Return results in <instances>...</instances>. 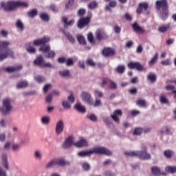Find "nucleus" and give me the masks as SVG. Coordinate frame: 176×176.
Returning <instances> with one entry per match:
<instances>
[{
  "instance_id": "22",
  "label": "nucleus",
  "mask_w": 176,
  "mask_h": 176,
  "mask_svg": "<svg viewBox=\"0 0 176 176\" xmlns=\"http://www.w3.org/2000/svg\"><path fill=\"white\" fill-rule=\"evenodd\" d=\"M133 28L134 31L136 32L138 34H144V32H145V30H144V28L140 27V25L137 23H134L133 25Z\"/></svg>"
},
{
  "instance_id": "23",
  "label": "nucleus",
  "mask_w": 176,
  "mask_h": 176,
  "mask_svg": "<svg viewBox=\"0 0 176 176\" xmlns=\"http://www.w3.org/2000/svg\"><path fill=\"white\" fill-rule=\"evenodd\" d=\"M57 166H60V167H64V166H68L69 162H66L65 160L63 158H56Z\"/></svg>"
},
{
  "instance_id": "56",
  "label": "nucleus",
  "mask_w": 176,
  "mask_h": 176,
  "mask_svg": "<svg viewBox=\"0 0 176 176\" xmlns=\"http://www.w3.org/2000/svg\"><path fill=\"white\" fill-rule=\"evenodd\" d=\"M27 52L31 54H34L36 52V50L32 46H29L27 47Z\"/></svg>"
},
{
  "instance_id": "37",
  "label": "nucleus",
  "mask_w": 176,
  "mask_h": 176,
  "mask_svg": "<svg viewBox=\"0 0 176 176\" xmlns=\"http://www.w3.org/2000/svg\"><path fill=\"white\" fill-rule=\"evenodd\" d=\"M170 30V25H166L165 26H160L158 28V31L160 32H162V34H164V32H167Z\"/></svg>"
},
{
  "instance_id": "40",
  "label": "nucleus",
  "mask_w": 176,
  "mask_h": 176,
  "mask_svg": "<svg viewBox=\"0 0 176 176\" xmlns=\"http://www.w3.org/2000/svg\"><path fill=\"white\" fill-rule=\"evenodd\" d=\"M164 155L167 159H171L173 157V155H174V151L171 150H166L164 152Z\"/></svg>"
},
{
  "instance_id": "62",
  "label": "nucleus",
  "mask_w": 176,
  "mask_h": 176,
  "mask_svg": "<svg viewBox=\"0 0 176 176\" xmlns=\"http://www.w3.org/2000/svg\"><path fill=\"white\" fill-rule=\"evenodd\" d=\"M0 176H8V173H6V169L0 166Z\"/></svg>"
},
{
  "instance_id": "48",
  "label": "nucleus",
  "mask_w": 176,
  "mask_h": 176,
  "mask_svg": "<svg viewBox=\"0 0 176 176\" xmlns=\"http://www.w3.org/2000/svg\"><path fill=\"white\" fill-rule=\"evenodd\" d=\"M110 80L108 78H103L102 82L100 83L101 87H105V86H109Z\"/></svg>"
},
{
  "instance_id": "5",
  "label": "nucleus",
  "mask_w": 176,
  "mask_h": 176,
  "mask_svg": "<svg viewBox=\"0 0 176 176\" xmlns=\"http://www.w3.org/2000/svg\"><path fill=\"white\" fill-rule=\"evenodd\" d=\"M39 51L42 52L46 58H53L56 56V52L54 50H50V45H42L39 48Z\"/></svg>"
},
{
  "instance_id": "8",
  "label": "nucleus",
  "mask_w": 176,
  "mask_h": 176,
  "mask_svg": "<svg viewBox=\"0 0 176 176\" xmlns=\"http://www.w3.org/2000/svg\"><path fill=\"white\" fill-rule=\"evenodd\" d=\"M64 133V120H59L56 122L55 125V133L57 135H61Z\"/></svg>"
},
{
  "instance_id": "26",
  "label": "nucleus",
  "mask_w": 176,
  "mask_h": 176,
  "mask_svg": "<svg viewBox=\"0 0 176 176\" xmlns=\"http://www.w3.org/2000/svg\"><path fill=\"white\" fill-rule=\"evenodd\" d=\"M58 74L63 78H69L71 76V72L68 69L60 70Z\"/></svg>"
},
{
  "instance_id": "32",
  "label": "nucleus",
  "mask_w": 176,
  "mask_h": 176,
  "mask_svg": "<svg viewBox=\"0 0 176 176\" xmlns=\"http://www.w3.org/2000/svg\"><path fill=\"white\" fill-rule=\"evenodd\" d=\"M77 41L80 45H86V38L83 35H77Z\"/></svg>"
},
{
  "instance_id": "33",
  "label": "nucleus",
  "mask_w": 176,
  "mask_h": 176,
  "mask_svg": "<svg viewBox=\"0 0 176 176\" xmlns=\"http://www.w3.org/2000/svg\"><path fill=\"white\" fill-rule=\"evenodd\" d=\"M160 16L162 20H167V17H168V10H163L162 12L160 14Z\"/></svg>"
},
{
  "instance_id": "29",
  "label": "nucleus",
  "mask_w": 176,
  "mask_h": 176,
  "mask_svg": "<svg viewBox=\"0 0 176 176\" xmlns=\"http://www.w3.org/2000/svg\"><path fill=\"white\" fill-rule=\"evenodd\" d=\"M159 58V54L155 53L151 60L148 62L149 65H155L157 63Z\"/></svg>"
},
{
  "instance_id": "4",
  "label": "nucleus",
  "mask_w": 176,
  "mask_h": 176,
  "mask_svg": "<svg viewBox=\"0 0 176 176\" xmlns=\"http://www.w3.org/2000/svg\"><path fill=\"white\" fill-rule=\"evenodd\" d=\"M2 106L0 105V112L2 115H10L13 111V104L10 98H6L1 102Z\"/></svg>"
},
{
  "instance_id": "49",
  "label": "nucleus",
  "mask_w": 176,
  "mask_h": 176,
  "mask_svg": "<svg viewBox=\"0 0 176 176\" xmlns=\"http://www.w3.org/2000/svg\"><path fill=\"white\" fill-rule=\"evenodd\" d=\"M34 80H36L38 83H43L45 82V77L41 76H37L34 77Z\"/></svg>"
},
{
  "instance_id": "2",
  "label": "nucleus",
  "mask_w": 176,
  "mask_h": 176,
  "mask_svg": "<svg viewBox=\"0 0 176 176\" xmlns=\"http://www.w3.org/2000/svg\"><path fill=\"white\" fill-rule=\"evenodd\" d=\"M10 45V41H0V61H3L6 60L8 57H14V54L13 51L9 47Z\"/></svg>"
},
{
  "instance_id": "55",
  "label": "nucleus",
  "mask_w": 176,
  "mask_h": 176,
  "mask_svg": "<svg viewBox=\"0 0 176 176\" xmlns=\"http://www.w3.org/2000/svg\"><path fill=\"white\" fill-rule=\"evenodd\" d=\"M137 104L138 105H139V107H145L146 104V101L144 99H140L137 101Z\"/></svg>"
},
{
  "instance_id": "17",
  "label": "nucleus",
  "mask_w": 176,
  "mask_h": 176,
  "mask_svg": "<svg viewBox=\"0 0 176 176\" xmlns=\"http://www.w3.org/2000/svg\"><path fill=\"white\" fill-rule=\"evenodd\" d=\"M2 164L6 170H9V162H8V154L3 153L1 154Z\"/></svg>"
},
{
  "instance_id": "34",
  "label": "nucleus",
  "mask_w": 176,
  "mask_h": 176,
  "mask_svg": "<svg viewBox=\"0 0 176 176\" xmlns=\"http://www.w3.org/2000/svg\"><path fill=\"white\" fill-rule=\"evenodd\" d=\"M108 87L111 90H116V89H118V84H116V82H115L114 81L110 80V81H109Z\"/></svg>"
},
{
  "instance_id": "30",
  "label": "nucleus",
  "mask_w": 176,
  "mask_h": 176,
  "mask_svg": "<svg viewBox=\"0 0 176 176\" xmlns=\"http://www.w3.org/2000/svg\"><path fill=\"white\" fill-rule=\"evenodd\" d=\"M34 156L36 160H42V151L38 149L35 150L34 152Z\"/></svg>"
},
{
  "instance_id": "24",
  "label": "nucleus",
  "mask_w": 176,
  "mask_h": 176,
  "mask_svg": "<svg viewBox=\"0 0 176 176\" xmlns=\"http://www.w3.org/2000/svg\"><path fill=\"white\" fill-rule=\"evenodd\" d=\"M25 87H28V81L27 80L20 81L16 84V89H25Z\"/></svg>"
},
{
  "instance_id": "38",
  "label": "nucleus",
  "mask_w": 176,
  "mask_h": 176,
  "mask_svg": "<svg viewBox=\"0 0 176 176\" xmlns=\"http://www.w3.org/2000/svg\"><path fill=\"white\" fill-rule=\"evenodd\" d=\"M66 38L70 42V43H75V38L69 32H65Z\"/></svg>"
},
{
  "instance_id": "3",
  "label": "nucleus",
  "mask_w": 176,
  "mask_h": 176,
  "mask_svg": "<svg viewBox=\"0 0 176 176\" xmlns=\"http://www.w3.org/2000/svg\"><path fill=\"white\" fill-rule=\"evenodd\" d=\"M1 6L4 9V10H14L18 6H21V8H28L30 4L26 1H10L8 2H1Z\"/></svg>"
},
{
  "instance_id": "51",
  "label": "nucleus",
  "mask_w": 176,
  "mask_h": 176,
  "mask_svg": "<svg viewBox=\"0 0 176 176\" xmlns=\"http://www.w3.org/2000/svg\"><path fill=\"white\" fill-rule=\"evenodd\" d=\"M101 104H102L101 100L98 98H96L95 102H94V100L93 99V104H91V105H93V107L96 108L97 107H100Z\"/></svg>"
},
{
  "instance_id": "9",
  "label": "nucleus",
  "mask_w": 176,
  "mask_h": 176,
  "mask_svg": "<svg viewBox=\"0 0 176 176\" xmlns=\"http://www.w3.org/2000/svg\"><path fill=\"white\" fill-rule=\"evenodd\" d=\"M74 146L76 148H86V146H89V142L86 138H81L78 141L74 142Z\"/></svg>"
},
{
  "instance_id": "25",
  "label": "nucleus",
  "mask_w": 176,
  "mask_h": 176,
  "mask_svg": "<svg viewBox=\"0 0 176 176\" xmlns=\"http://www.w3.org/2000/svg\"><path fill=\"white\" fill-rule=\"evenodd\" d=\"M160 104H170V101L168 100V98H167V96L166 95L162 94L160 96Z\"/></svg>"
},
{
  "instance_id": "6",
  "label": "nucleus",
  "mask_w": 176,
  "mask_h": 176,
  "mask_svg": "<svg viewBox=\"0 0 176 176\" xmlns=\"http://www.w3.org/2000/svg\"><path fill=\"white\" fill-rule=\"evenodd\" d=\"M141 151H138V157L142 160H149L151 159V154L146 151V146L142 145Z\"/></svg>"
},
{
  "instance_id": "36",
  "label": "nucleus",
  "mask_w": 176,
  "mask_h": 176,
  "mask_svg": "<svg viewBox=\"0 0 176 176\" xmlns=\"http://www.w3.org/2000/svg\"><path fill=\"white\" fill-rule=\"evenodd\" d=\"M124 155H126V156H129L131 157H133L134 156H136L138 157V151H125Z\"/></svg>"
},
{
  "instance_id": "14",
  "label": "nucleus",
  "mask_w": 176,
  "mask_h": 176,
  "mask_svg": "<svg viewBox=\"0 0 176 176\" xmlns=\"http://www.w3.org/2000/svg\"><path fill=\"white\" fill-rule=\"evenodd\" d=\"M123 115V113L122 112V110L118 109L114 111L113 115H111V118L116 123H120V120H119L118 116H122Z\"/></svg>"
},
{
  "instance_id": "12",
  "label": "nucleus",
  "mask_w": 176,
  "mask_h": 176,
  "mask_svg": "<svg viewBox=\"0 0 176 176\" xmlns=\"http://www.w3.org/2000/svg\"><path fill=\"white\" fill-rule=\"evenodd\" d=\"M49 42H50V37L44 36L41 38L35 40L33 43L35 46H39V45H46V43Z\"/></svg>"
},
{
  "instance_id": "21",
  "label": "nucleus",
  "mask_w": 176,
  "mask_h": 176,
  "mask_svg": "<svg viewBox=\"0 0 176 176\" xmlns=\"http://www.w3.org/2000/svg\"><path fill=\"white\" fill-rule=\"evenodd\" d=\"M74 108L76 111H78V112H81V113L86 112V107L79 102L75 104Z\"/></svg>"
},
{
  "instance_id": "63",
  "label": "nucleus",
  "mask_w": 176,
  "mask_h": 176,
  "mask_svg": "<svg viewBox=\"0 0 176 176\" xmlns=\"http://www.w3.org/2000/svg\"><path fill=\"white\" fill-rule=\"evenodd\" d=\"M3 148L5 151H9V149H10V142H6L4 143Z\"/></svg>"
},
{
  "instance_id": "31",
  "label": "nucleus",
  "mask_w": 176,
  "mask_h": 176,
  "mask_svg": "<svg viewBox=\"0 0 176 176\" xmlns=\"http://www.w3.org/2000/svg\"><path fill=\"white\" fill-rule=\"evenodd\" d=\"M54 166H57V158L54 159L48 162L45 167L46 168H52V167H54Z\"/></svg>"
},
{
  "instance_id": "58",
  "label": "nucleus",
  "mask_w": 176,
  "mask_h": 176,
  "mask_svg": "<svg viewBox=\"0 0 176 176\" xmlns=\"http://www.w3.org/2000/svg\"><path fill=\"white\" fill-rule=\"evenodd\" d=\"M142 131H144V129H142V128H136V129H135L133 134L135 135H140V134H141V133H142Z\"/></svg>"
},
{
  "instance_id": "59",
  "label": "nucleus",
  "mask_w": 176,
  "mask_h": 176,
  "mask_svg": "<svg viewBox=\"0 0 176 176\" xmlns=\"http://www.w3.org/2000/svg\"><path fill=\"white\" fill-rule=\"evenodd\" d=\"M87 39L89 42L93 43L94 42V36H93V33H89L87 35Z\"/></svg>"
},
{
  "instance_id": "43",
  "label": "nucleus",
  "mask_w": 176,
  "mask_h": 176,
  "mask_svg": "<svg viewBox=\"0 0 176 176\" xmlns=\"http://www.w3.org/2000/svg\"><path fill=\"white\" fill-rule=\"evenodd\" d=\"M41 123H43V124H49V123H50V117L49 116L42 117Z\"/></svg>"
},
{
  "instance_id": "60",
  "label": "nucleus",
  "mask_w": 176,
  "mask_h": 176,
  "mask_svg": "<svg viewBox=\"0 0 176 176\" xmlns=\"http://www.w3.org/2000/svg\"><path fill=\"white\" fill-rule=\"evenodd\" d=\"M50 89H52V85L51 84H47L43 87V92L44 93H47V91H49V90H50Z\"/></svg>"
},
{
  "instance_id": "35",
  "label": "nucleus",
  "mask_w": 176,
  "mask_h": 176,
  "mask_svg": "<svg viewBox=\"0 0 176 176\" xmlns=\"http://www.w3.org/2000/svg\"><path fill=\"white\" fill-rule=\"evenodd\" d=\"M63 23L65 24L64 25L65 28H67V26H68V25H72V24H74L75 23V21L74 19H72L68 22L67 17H63Z\"/></svg>"
},
{
  "instance_id": "50",
  "label": "nucleus",
  "mask_w": 176,
  "mask_h": 176,
  "mask_svg": "<svg viewBox=\"0 0 176 176\" xmlns=\"http://www.w3.org/2000/svg\"><path fill=\"white\" fill-rule=\"evenodd\" d=\"M62 105L65 109H71V104L67 100H64Z\"/></svg>"
},
{
  "instance_id": "53",
  "label": "nucleus",
  "mask_w": 176,
  "mask_h": 176,
  "mask_svg": "<svg viewBox=\"0 0 176 176\" xmlns=\"http://www.w3.org/2000/svg\"><path fill=\"white\" fill-rule=\"evenodd\" d=\"M135 69L138 71H144V65H142L140 62H136Z\"/></svg>"
},
{
  "instance_id": "61",
  "label": "nucleus",
  "mask_w": 176,
  "mask_h": 176,
  "mask_svg": "<svg viewBox=\"0 0 176 176\" xmlns=\"http://www.w3.org/2000/svg\"><path fill=\"white\" fill-rule=\"evenodd\" d=\"M87 118L88 119H89V120H91L92 122H97V116H96V115L94 114H91L88 116Z\"/></svg>"
},
{
  "instance_id": "7",
  "label": "nucleus",
  "mask_w": 176,
  "mask_h": 176,
  "mask_svg": "<svg viewBox=\"0 0 176 176\" xmlns=\"http://www.w3.org/2000/svg\"><path fill=\"white\" fill-rule=\"evenodd\" d=\"M80 98L82 102L87 104V105H93V96L87 91H82L80 94Z\"/></svg>"
},
{
  "instance_id": "10",
  "label": "nucleus",
  "mask_w": 176,
  "mask_h": 176,
  "mask_svg": "<svg viewBox=\"0 0 176 176\" xmlns=\"http://www.w3.org/2000/svg\"><path fill=\"white\" fill-rule=\"evenodd\" d=\"M72 145H75V142L74 141V138L69 137L67 138L65 142H63L62 147L64 149H68V148H71Z\"/></svg>"
},
{
  "instance_id": "11",
  "label": "nucleus",
  "mask_w": 176,
  "mask_h": 176,
  "mask_svg": "<svg viewBox=\"0 0 176 176\" xmlns=\"http://www.w3.org/2000/svg\"><path fill=\"white\" fill-rule=\"evenodd\" d=\"M148 3H141L139 4V7L138 8L136 12L140 14V13H142L144 10V13L145 14H148L149 12H148Z\"/></svg>"
},
{
  "instance_id": "54",
  "label": "nucleus",
  "mask_w": 176,
  "mask_h": 176,
  "mask_svg": "<svg viewBox=\"0 0 176 176\" xmlns=\"http://www.w3.org/2000/svg\"><path fill=\"white\" fill-rule=\"evenodd\" d=\"M98 6V3H97V2L96 1H92L88 5V8L91 10L96 9V8H97Z\"/></svg>"
},
{
  "instance_id": "19",
  "label": "nucleus",
  "mask_w": 176,
  "mask_h": 176,
  "mask_svg": "<svg viewBox=\"0 0 176 176\" xmlns=\"http://www.w3.org/2000/svg\"><path fill=\"white\" fill-rule=\"evenodd\" d=\"M35 65H38V67H43V63H45V59L43 56H38L34 60Z\"/></svg>"
},
{
  "instance_id": "16",
  "label": "nucleus",
  "mask_w": 176,
  "mask_h": 176,
  "mask_svg": "<svg viewBox=\"0 0 176 176\" xmlns=\"http://www.w3.org/2000/svg\"><path fill=\"white\" fill-rule=\"evenodd\" d=\"M90 23V18L86 17V18H81L78 23V28H83L85 25H87Z\"/></svg>"
},
{
  "instance_id": "39",
  "label": "nucleus",
  "mask_w": 176,
  "mask_h": 176,
  "mask_svg": "<svg viewBox=\"0 0 176 176\" xmlns=\"http://www.w3.org/2000/svg\"><path fill=\"white\" fill-rule=\"evenodd\" d=\"M40 18L41 20H43V21H49V20H50V16H49V14L46 12L40 14Z\"/></svg>"
},
{
  "instance_id": "27",
  "label": "nucleus",
  "mask_w": 176,
  "mask_h": 176,
  "mask_svg": "<svg viewBox=\"0 0 176 176\" xmlns=\"http://www.w3.org/2000/svg\"><path fill=\"white\" fill-rule=\"evenodd\" d=\"M165 171L170 174H176V166H167L165 167Z\"/></svg>"
},
{
  "instance_id": "46",
  "label": "nucleus",
  "mask_w": 176,
  "mask_h": 176,
  "mask_svg": "<svg viewBox=\"0 0 176 176\" xmlns=\"http://www.w3.org/2000/svg\"><path fill=\"white\" fill-rule=\"evenodd\" d=\"M147 79L154 83V82H156V74L152 73L148 74Z\"/></svg>"
},
{
  "instance_id": "47",
  "label": "nucleus",
  "mask_w": 176,
  "mask_h": 176,
  "mask_svg": "<svg viewBox=\"0 0 176 176\" xmlns=\"http://www.w3.org/2000/svg\"><path fill=\"white\" fill-rule=\"evenodd\" d=\"M162 65L168 66L171 65L173 64V62H171V58H168L166 60H164L161 62Z\"/></svg>"
},
{
  "instance_id": "44",
  "label": "nucleus",
  "mask_w": 176,
  "mask_h": 176,
  "mask_svg": "<svg viewBox=\"0 0 176 176\" xmlns=\"http://www.w3.org/2000/svg\"><path fill=\"white\" fill-rule=\"evenodd\" d=\"M16 26L17 28H19L21 31H23L24 30V24L23 23V21L19 19L16 21Z\"/></svg>"
},
{
  "instance_id": "1",
  "label": "nucleus",
  "mask_w": 176,
  "mask_h": 176,
  "mask_svg": "<svg viewBox=\"0 0 176 176\" xmlns=\"http://www.w3.org/2000/svg\"><path fill=\"white\" fill-rule=\"evenodd\" d=\"M105 155L106 156H112V151L104 146H96L88 151H81L77 153L78 157H89L91 155Z\"/></svg>"
},
{
  "instance_id": "20",
  "label": "nucleus",
  "mask_w": 176,
  "mask_h": 176,
  "mask_svg": "<svg viewBox=\"0 0 176 176\" xmlns=\"http://www.w3.org/2000/svg\"><path fill=\"white\" fill-rule=\"evenodd\" d=\"M22 69L23 66H21V65H19L15 67H7L6 68V71L7 72H14L15 71H20V69Z\"/></svg>"
},
{
  "instance_id": "64",
  "label": "nucleus",
  "mask_w": 176,
  "mask_h": 176,
  "mask_svg": "<svg viewBox=\"0 0 176 176\" xmlns=\"http://www.w3.org/2000/svg\"><path fill=\"white\" fill-rule=\"evenodd\" d=\"M66 65H67V67H71L74 65V60H72V58H71L66 60Z\"/></svg>"
},
{
  "instance_id": "28",
  "label": "nucleus",
  "mask_w": 176,
  "mask_h": 176,
  "mask_svg": "<svg viewBox=\"0 0 176 176\" xmlns=\"http://www.w3.org/2000/svg\"><path fill=\"white\" fill-rule=\"evenodd\" d=\"M151 171H152L153 174H154V175H155V176L162 175V172L160 170V168H159L157 166L152 167L151 168Z\"/></svg>"
},
{
  "instance_id": "42",
  "label": "nucleus",
  "mask_w": 176,
  "mask_h": 176,
  "mask_svg": "<svg viewBox=\"0 0 176 176\" xmlns=\"http://www.w3.org/2000/svg\"><path fill=\"white\" fill-rule=\"evenodd\" d=\"M81 166L84 171H89V170L91 168L90 164L88 162H83L81 164Z\"/></svg>"
},
{
  "instance_id": "45",
  "label": "nucleus",
  "mask_w": 176,
  "mask_h": 176,
  "mask_svg": "<svg viewBox=\"0 0 176 176\" xmlns=\"http://www.w3.org/2000/svg\"><path fill=\"white\" fill-rule=\"evenodd\" d=\"M36 14H38V10L36 9L32 10L28 12V16L31 18L35 17Z\"/></svg>"
},
{
  "instance_id": "15",
  "label": "nucleus",
  "mask_w": 176,
  "mask_h": 176,
  "mask_svg": "<svg viewBox=\"0 0 176 176\" xmlns=\"http://www.w3.org/2000/svg\"><path fill=\"white\" fill-rule=\"evenodd\" d=\"M116 53L115 50L109 47L104 48L102 50V54L104 57H112V56H115Z\"/></svg>"
},
{
  "instance_id": "52",
  "label": "nucleus",
  "mask_w": 176,
  "mask_h": 176,
  "mask_svg": "<svg viewBox=\"0 0 176 176\" xmlns=\"http://www.w3.org/2000/svg\"><path fill=\"white\" fill-rule=\"evenodd\" d=\"M20 150V144L17 143H14L12 146V152H18Z\"/></svg>"
},
{
  "instance_id": "57",
  "label": "nucleus",
  "mask_w": 176,
  "mask_h": 176,
  "mask_svg": "<svg viewBox=\"0 0 176 176\" xmlns=\"http://www.w3.org/2000/svg\"><path fill=\"white\" fill-rule=\"evenodd\" d=\"M52 100H53V95H52V94H50L46 96L45 101L48 104H52Z\"/></svg>"
},
{
  "instance_id": "41",
  "label": "nucleus",
  "mask_w": 176,
  "mask_h": 176,
  "mask_svg": "<svg viewBox=\"0 0 176 176\" xmlns=\"http://www.w3.org/2000/svg\"><path fill=\"white\" fill-rule=\"evenodd\" d=\"M126 69V67L124 65H119L116 67V71L118 72V74H124V71Z\"/></svg>"
},
{
  "instance_id": "13",
  "label": "nucleus",
  "mask_w": 176,
  "mask_h": 176,
  "mask_svg": "<svg viewBox=\"0 0 176 176\" xmlns=\"http://www.w3.org/2000/svg\"><path fill=\"white\" fill-rule=\"evenodd\" d=\"M156 8L157 9H160V8H162V10H167V8H168L167 0L157 1Z\"/></svg>"
},
{
  "instance_id": "18",
  "label": "nucleus",
  "mask_w": 176,
  "mask_h": 176,
  "mask_svg": "<svg viewBox=\"0 0 176 176\" xmlns=\"http://www.w3.org/2000/svg\"><path fill=\"white\" fill-rule=\"evenodd\" d=\"M96 36L98 41H102L103 39H107V34H105V32L100 30L96 31Z\"/></svg>"
}]
</instances>
